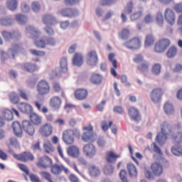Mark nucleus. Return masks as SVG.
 I'll return each instance as SVG.
<instances>
[{"label": "nucleus", "instance_id": "473e14b6", "mask_svg": "<svg viewBox=\"0 0 182 182\" xmlns=\"http://www.w3.org/2000/svg\"><path fill=\"white\" fill-rule=\"evenodd\" d=\"M21 68L23 70H25L26 72H35L38 69V66L35 64H32L31 63H26L22 66Z\"/></svg>", "mask_w": 182, "mask_h": 182}, {"label": "nucleus", "instance_id": "9b49d317", "mask_svg": "<svg viewBox=\"0 0 182 182\" xmlns=\"http://www.w3.org/2000/svg\"><path fill=\"white\" fill-rule=\"evenodd\" d=\"M38 132L43 137H49L53 133V127L51 124L46 123L40 127Z\"/></svg>", "mask_w": 182, "mask_h": 182}, {"label": "nucleus", "instance_id": "4468645a", "mask_svg": "<svg viewBox=\"0 0 182 182\" xmlns=\"http://www.w3.org/2000/svg\"><path fill=\"white\" fill-rule=\"evenodd\" d=\"M163 95H164L163 89L155 88L151 92L150 97L152 102H154V103H159V102H160V100H161V97L163 96Z\"/></svg>", "mask_w": 182, "mask_h": 182}, {"label": "nucleus", "instance_id": "ea45409f", "mask_svg": "<svg viewBox=\"0 0 182 182\" xmlns=\"http://www.w3.org/2000/svg\"><path fill=\"white\" fill-rule=\"evenodd\" d=\"M44 153H47V154H50V153H53L55 151V148H53V145L50 141H46L43 144Z\"/></svg>", "mask_w": 182, "mask_h": 182}, {"label": "nucleus", "instance_id": "0eeeda50", "mask_svg": "<svg viewBox=\"0 0 182 182\" xmlns=\"http://www.w3.org/2000/svg\"><path fill=\"white\" fill-rule=\"evenodd\" d=\"M170 139L175 144H181L182 130L180 125H176L173 128V132L171 133Z\"/></svg>", "mask_w": 182, "mask_h": 182}, {"label": "nucleus", "instance_id": "ddd939ff", "mask_svg": "<svg viewBox=\"0 0 182 182\" xmlns=\"http://www.w3.org/2000/svg\"><path fill=\"white\" fill-rule=\"evenodd\" d=\"M164 19L169 25H174L176 23V13L171 9H166L164 11Z\"/></svg>", "mask_w": 182, "mask_h": 182}, {"label": "nucleus", "instance_id": "c85d7f7f", "mask_svg": "<svg viewBox=\"0 0 182 182\" xmlns=\"http://www.w3.org/2000/svg\"><path fill=\"white\" fill-rule=\"evenodd\" d=\"M42 19L45 25H55L56 23V18L52 14H46Z\"/></svg>", "mask_w": 182, "mask_h": 182}, {"label": "nucleus", "instance_id": "1a4fd4ad", "mask_svg": "<svg viewBox=\"0 0 182 182\" xmlns=\"http://www.w3.org/2000/svg\"><path fill=\"white\" fill-rule=\"evenodd\" d=\"M14 157L16 160L21 161L22 163H28V161H33L35 156L29 151H23L21 154H14Z\"/></svg>", "mask_w": 182, "mask_h": 182}, {"label": "nucleus", "instance_id": "37998d69", "mask_svg": "<svg viewBox=\"0 0 182 182\" xmlns=\"http://www.w3.org/2000/svg\"><path fill=\"white\" fill-rule=\"evenodd\" d=\"M33 105L36 106L38 112H42V113H48V112H49L48 107H42V102L41 101H34Z\"/></svg>", "mask_w": 182, "mask_h": 182}, {"label": "nucleus", "instance_id": "e433bc0d", "mask_svg": "<svg viewBox=\"0 0 182 182\" xmlns=\"http://www.w3.org/2000/svg\"><path fill=\"white\" fill-rule=\"evenodd\" d=\"M60 73H66L68 72V59L66 58H61L60 61Z\"/></svg>", "mask_w": 182, "mask_h": 182}, {"label": "nucleus", "instance_id": "4c0bfd02", "mask_svg": "<svg viewBox=\"0 0 182 182\" xmlns=\"http://www.w3.org/2000/svg\"><path fill=\"white\" fill-rule=\"evenodd\" d=\"M6 6L9 11H16V8H18V0H7Z\"/></svg>", "mask_w": 182, "mask_h": 182}, {"label": "nucleus", "instance_id": "39448f33", "mask_svg": "<svg viewBox=\"0 0 182 182\" xmlns=\"http://www.w3.org/2000/svg\"><path fill=\"white\" fill-rule=\"evenodd\" d=\"M83 130L87 132H84L81 136L82 140H83L85 143H89L96 140V134L93 132V127L92 124L84 127Z\"/></svg>", "mask_w": 182, "mask_h": 182}, {"label": "nucleus", "instance_id": "79ce46f5", "mask_svg": "<svg viewBox=\"0 0 182 182\" xmlns=\"http://www.w3.org/2000/svg\"><path fill=\"white\" fill-rule=\"evenodd\" d=\"M171 153L174 156H182V146L180 144H176L171 148Z\"/></svg>", "mask_w": 182, "mask_h": 182}, {"label": "nucleus", "instance_id": "de8ad7c7", "mask_svg": "<svg viewBox=\"0 0 182 182\" xmlns=\"http://www.w3.org/2000/svg\"><path fill=\"white\" fill-rule=\"evenodd\" d=\"M177 55V48L171 46L166 53V56L168 58H174Z\"/></svg>", "mask_w": 182, "mask_h": 182}, {"label": "nucleus", "instance_id": "680f3d73", "mask_svg": "<svg viewBox=\"0 0 182 182\" xmlns=\"http://www.w3.org/2000/svg\"><path fill=\"white\" fill-rule=\"evenodd\" d=\"M18 167L21 171H23V173H25L26 176H29V169L28 168V166H26V165L23 164H18Z\"/></svg>", "mask_w": 182, "mask_h": 182}, {"label": "nucleus", "instance_id": "f257e3e1", "mask_svg": "<svg viewBox=\"0 0 182 182\" xmlns=\"http://www.w3.org/2000/svg\"><path fill=\"white\" fill-rule=\"evenodd\" d=\"M1 35L5 41H9L12 40L14 42L11 45V48H9L7 56L9 58L15 59L18 56V53L23 50L22 44L18 43L22 38L21 33L18 31H14L12 33L4 31L1 32Z\"/></svg>", "mask_w": 182, "mask_h": 182}, {"label": "nucleus", "instance_id": "5fc2aeb1", "mask_svg": "<svg viewBox=\"0 0 182 182\" xmlns=\"http://www.w3.org/2000/svg\"><path fill=\"white\" fill-rule=\"evenodd\" d=\"M161 72V65L159 63L154 64L152 67V73L154 75H160Z\"/></svg>", "mask_w": 182, "mask_h": 182}, {"label": "nucleus", "instance_id": "c756f323", "mask_svg": "<svg viewBox=\"0 0 182 182\" xmlns=\"http://www.w3.org/2000/svg\"><path fill=\"white\" fill-rule=\"evenodd\" d=\"M67 153L69 156L71 157H74V159H76L79 157L80 151L79 148L76 146H70L68 148Z\"/></svg>", "mask_w": 182, "mask_h": 182}, {"label": "nucleus", "instance_id": "4d7b16f0", "mask_svg": "<svg viewBox=\"0 0 182 182\" xmlns=\"http://www.w3.org/2000/svg\"><path fill=\"white\" fill-rule=\"evenodd\" d=\"M156 23L158 25H163V23H164V18H163V14H161V12L157 13Z\"/></svg>", "mask_w": 182, "mask_h": 182}, {"label": "nucleus", "instance_id": "864d4df0", "mask_svg": "<svg viewBox=\"0 0 182 182\" xmlns=\"http://www.w3.org/2000/svg\"><path fill=\"white\" fill-rule=\"evenodd\" d=\"M143 16V11H136L135 13L132 14L130 16L131 21H137V19H139V18H141Z\"/></svg>", "mask_w": 182, "mask_h": 182}, {"label": "nucleus", "instance_id": "aec40b11", "mask_svg": "<svg viewBox=\"0 0 182 182\" xmlns=\"http://www.w3.org/2000/svg\"><path fill=\"white\" fill-rule=\"evenodd\" d=\"M83 151L87 157H94L96 155V148L92 144H85L83 146Z\"/></svg>", "mask_w": 182, "mask_h": 182}, {"label": "nucleus", "instance_id": "6ab92c4d", "mask_svg": "<svg viewBox=\"0 0 182 182\" xmlns=\"http://www.w3.org/2000/svg\"><path fill=\"white\" fill-rule=\"evenodd\" d=\"M134 6L133 5V1H129L127 4L124 9V13L121 14V19L122 22H126L127 21V17L126 15L132 14L133 12Z\"/></svg>", "mask_w": 182, "mask_h": 182}, {"label": "nucleus", "instance_id": "774afa93", "mask_svg": "<svg viewBox=\"0 0 182 182\" xmlns=\"http://www.w3.org/2000/svg\"><path fill=\"white\" fill-rule=\"evenodd\" d=\"M29 178H30L31 181H32V182H42L41 178H39V177H38V176H36L33 173L30 174Z\"/></svg>", "mask_w": 182, "mask_h": 182}, {"label": "nucleus", "instance_id": "c9c22d12", "mask_svg": "<svg viewBox=\"0 0 182 182\" xmlns=\"http://www.w3.org/2000/svg\"><path fill=\"white\" fill-rule=\"evenodd\" d=\"M127 168L128 173L131 177H136L137 176V168H136V166L133 164H128L127 166Z\"/></svg>", "mask_w": 182, "mask_h": 182}, {"label": "nucleus", "instance_id": "f704fd0d", "mask_svg": "<svg viewBox=\"0 0 182 182\" xmlns=\"http://www.w3.org/2000/svg\"><path fill=\"white\" fill-rule=\"evenodd\" d=\"M130 29L124 28L119 33V37L124 41H127V39L130 38Z\"/></svg>", "mask_w": 182, "mask_h": 182}, {"label": "nucleus", "instance_id": "5701e85b", "mask_svg": "<svg viewBox=\"0 0 182 182\" xmlns=\"http://www.w3.org/2000/svg\"><path fill=\"white\" fill-rule=\"evenodd\" d=\"M50 106L54 109V110H59L60 106H62V99L58 96H54L50 100Z\"/></svg>", "mask_w": 182, "mask_h": 182}, {"label": "nucleus", "instance_id": "e2e57ef3", "mask_svg": "<svg viewBox=\"0 0 182 182\" xmlns=\"http://www.w3.org/2000/svg\"><path fill=\"white\" fill-rule=\"evenodd\" d=\"M30 53L33 55V56H45V51H41L38 50H30Z\"/></svg>", "mask_w": 182, "mask_h": 182}, {"label": "nucleus", "instance_id": "bb28decb", "mask_svg": "<svg viewBox=\"0 0 182 182\" xmlns=\"http://www.w3.org/2000/svg\"><path fill=\"white\" fill-rule=\"evenodd\" d=\"M12 129L14 130V134L17 137H21L23 134L22 131V126L21 125V123L18 122H14L12 124Z\"/></svg>", "mask_w": 182, "mask_h": 182}, {"label": "nucleus", "instance_id": "8fccbe9b", "mask_svg": "<svg viewBox=\"0 0 182 182\" xmlns=\"http://www.w3.org/2000/svg\"><path fill=\"white\" fill-rule=\"evenodd\" d=\"M117 2V0H101L100 5L101 6H112Z\"/></svg>", "mask_w": 182, "mask_h": 182}, {"label": "nucleus", "instance_id": "7ed1b4c3", "mask_svg": "<svg viewBox=\"0 0 182 182\" xmlns=\"http://www.w3.org/2000/svg\"><path fill=\"white\" fill-rule=\"evenodd\" d=\"M26 33H31L32 39H34V44L40 49L46 48V41L43 39L37 40L41 36V31L32 26L26 27Z\"/></svg>", "mask_w": 182, "mask_h": 182}, {"label": "nucleus", "instance_id": "09e8293b", "mask_svg": "<svg viewBox=\"0 0 182 182\" xmlns=\"http://www.w3.org/2000/svg\"><path fill=\"white\" fill-rule=\"evenodd\" d=\"M103 171L106 176H110V174H113V171H114V168L112 165H107L105 166Z\"/></svg>", "mask_w": 182, "mask_h": 182}, {"label": "nucleus", "instance_id": "58836bf2", "mask_svg": "<svg viewBox=\"0 0 182 182\" xmlns=\"http://www.w3.org/2000/svg\"><path fill=\"white\" fill-rule=\"evenodd\" d=\"M89 173L91 177H97L100 176V169L96 166H91L89 168Z\"/></svg>", "mask_w": 182, "mask_h": 182}, {"label": "nucleus", "instance_id": "a18cd8bd", "mask_svg": "<svg viewBox=\"0 0 182 182\" xmlns=\"http://www.w3.org/2000/svg\"><path fill=\"white\" fill-rule=\"evenodd\" d=\"M16 19L20 25H25L26 22H28V17L22 15V14H17L16 16Z\"/></svg>", "mask_w": 182, "mask_h": 182}, {"label": "nucleus", "instance_id": "20e7f679", "mask_svg": "<svg viewBox=\"0 0 182 182\" xmlns=\"http://www.w3.org/2000/svg\"><path fill=\"white\" fill-rule=\"evenodd\" d=\"M80 135V132L79 129H67L65 130L63 133V141L65 144H73L75 143V135Z\"/></svg>", "mask_w": 182, "mask_h": 182}, {"label": "nucleus", "instance_id": "69168bd1", "mask_svg": "<svg viewBox=\"0 0 182 182\" xmlns=\"http://www.w3.org/2000/svg\"><path fill=\"white\" fill-rule=\"evenodd\" d=\"M31 8L34 12H38L41 9V4L38 1H34L31 4Z\"/></svg>", "mask_w": 182, "mask_h": 182}, {"label": "nucleus", "instance_id": "a211bd4d", "mask_svg": "<svg viewBox=\"0 0 182 182\" xmlns=\"http://www.w3.org/2000/svg\"><path fill=\"white\" fill-rule=\"evenodd\" d=\"M116 57V54L113 53H110L108 55V60L112 63V68L110 69L111 75L116 77L117 76V73L116 72V69H117V60L114 58Z\"/></svg>", "mask_w": 182, "mask_h": 182}, {"label": "nucleus", "instance_id": "c03bdc74", "mask_svg": "<svg viewBox=\"0 0 182 182\" xmlns=\"http://www.w3.org/2000/svg\"><path fill=\"white\" fill-rule=\"evenodd\" d=\"M9 97L13 105H18V103H19V97H18L16 92H11L9 95Z\"/></svg>", "mask_w": 182, "mask_h": 182}, {"label": "nucleus", "instance_id": "f03ea898", "mask_svg": "<svg viewBox=\"0 0 182 182\" xmlns=\"http://www.w3.org/2000/svg\"><path fill=\"white\" fill-rule=\"evenodd\" d=\"M161 132H159L156 138V141L161 146H163L167 141V136H171L173 133V128L168 122H164L161 125Z\"/></svg>", "mask_w": 182, "mask_h": 182}, {"label": "nucleus", "instance_id": "b1692460", "mask_svg": "<svg viewBox=\"0 0 182 182\" xmlns=\"http://www.w3.org/2000/svg\"><path fill=\"white\" fill-rule=\"evenodd\" d=\"M58 14H60V15H62V16H66L67 18H72L77 15V11L72 9L66 8V9H62L61 10H60L58 11Z\"/></svg>", "mask_w": 182, "mask_h": 182}, {"label": "nucleus", "instance_id": "4be33fe9", "mask_svg": "<svg viewBox=\"0 0 182 182\" xmlns=\"http://www.w3.org/2000/svg\"><path fill=\"white\" fill-rule=\"evenodd\" d=\"M22 128L27 134L29 136H33L35 134V128L33 125L31 124V122L29 121H23L22 123Z\"/></svg>", "mask_w": 182, "mask_h": 182}, {"label": "nucleus", "instance_id": "13d9d810", "mask_svg": "<svg viewBox=\"0 0 182 182\" xmlns=\"http://www.w3.org/2000/svg\"><path fill=\"white\" fill-rule=\"evenodd\" d=\"M53 90L56 93H59V92L62 91V87L60 86V84L59 82L54 81L52 84Z\"/></svg>", "mask_w": 182, "mask_h": 182}, {"label": "nucleus", "instance_id": "2f4dec72", "mask_svg": "<svg viewBox=\"0 0 182 182\" xmlns=\"http://www.w3.org/2000/svg\"><path fill=\"white\" fill-rule=\"evenodd\" d=\"M2 116L1 119H3L4 124L5 120H8L9 122L14 119V113L12 111L9 110V109H4L2 111Z\"/></svg>", "mask_w": 182, "mask_h": 182}, {"label": "nucleus", "instance_id": "2eb2a0df", "mask_svg": "<svg viewBox=\"0 0 182 182\" xmlns=\"http://www.w3.org/2000/svg\"><path fill=\"white\" fill-rule=\"evenodd\" d=\"M50 171L53 174H55V176H59L63 171L65 174H69V169L63 165H59V164H53L50 166Z\"/></svg>", "mask_w": 182, "mask_h": 182}, {"label": "nucleus", "instance_id": "dca6fc26", "mask_svg": "<svg viewBox=\"0 0 182 182\" xmlns=\"http://www.w3.org/2000/svg\"><path fill=\"white\" fill-rule=\"evenodd\" d=\"M151 170L155 177H160L163 175V165L159 162L152 163Z\"/></svg>", "mask_w": 182, "mask_h": 182}, {"label": "nucleus", "instance_id": "bf43d9fd", "mask_svg": "<svg viewBox=\"0 0 182 182\" xmlns=\"http://www.w3.org/2000/svg\"><path fill=\"white\" fill-rule=\"evenodd\" d=\"M144 22L145 23H151L154 22V16L151 15V14H146L144 18Z\"/></svg>", "mask_w": 182, "mask_h": 182}, {"label": "nucleus", "instance_id": "7c9ffc66", "mask_svg": "<svg viewBox=\"0 0 182 182\" xmlns=\"http://www.w3.org/2000/svg\"><path fill=\"white\" fill-rule=\"evenodd\" d=\"M90 80L93 85H100L103 82V77L100 74L93 73Z\"/></svg>", "mask_w": 182, "mask_h": 182}, {"label": "nucleus", "instance_id": "a19ab883", "mask_svg": "<svg viewBox=\"0 0 182 182\" xmlns=\"http://www.w3.org/2000/svg\"><path fill=\"white\" fill-rule=\"evenodd\" d=\"M164 110L166 114L170 115L174 113V107L170 102H166L164 105Z\"/></svg>", "mask_w": 182, "mask_h": 182}, {"label": "nucleus", "instance_id": "603ef678", "mask_svg": "<svg viewBox=\"0 0 182 182\" xmlns=\"http://www.w3.org/2000/svg\"><path fill=\"white\" fill-rule=\"evenodd\" d=\"M18 96L21 99L26 101L29 100V95H28V93H26L25 90H23V89H18Z\"/></svg>", "mask_w": 182, "mask_h": 182}, {"label": "nucleus", "instance_id": "423d86ee", "mask_svg": "<svg viewBox=\"0 0 182 182\" xmlns=\"http://www.w3.org/2000/svg\"><path fill=\"white\" fill-rule=\"evenodd\" d=\"M36 89L38 96H46L50 92V85L48 81L42 80L37 84Z\"/></svg>", "mask_w": 182, "mask_h": 182}, {"label": "nucleus", "instance_id": "6e6552de", "mask_svg": "<svg viewBox=\"0 0 182 182\" xmlns=\"http://www.w3.org/2000/svg\"><path fill=\"white\" fill-rule=\"evenodd\" d=\"M170 45V40L167 38L161 39L156 43L154 46V51L156 53H163V52H165L167 50Z\"/></svg>", "mask_w": 182, "mask_h": 182}, {"label": "nucleus", "instance_id": "052dcab7", "mask_svg": "<svg viewBox=\"0 0 182 182\" xmlns=\"http://www.w3.org/2000/svg\"><path fill=\"white\" fill-rule=\"evenodd\" d=\"M119 178L121 181L122 182H129V181L127 180V172H126V171L124 170H122L119 172Z\"/></svg>", "mask_w": 182, "mask_h": 182}, {"label": "nucleus", "instance_id": "cd10ccee", "mask_svg": "<svg viewBox=\"0 0 182 182\" xmlns=\"http://www.w3.org/2000/svg\"><path fill=\"white\" fill-rule=\"evenodd\" d=\"M18 109L22 112V113H32L33 112V108H32V105L25 103V102H21L18 105Z\"/></svg>", "mask_w": 182, "mask_h": 182}, {"label": "nucleus", "instance_id": "6e6d98bb", "mask_svg": "<svg viewBox=\"0 0 182 182\" xmlns=\"http://www.w3.org/2000/svg\"><path fill=\"white\" fill-rule=\"evenodd\" d=\"M154 43V38L151 35H147L144 43L145 46H150Z\"/></svg>", "mask_w": 182, "mask_h": 182}, {"label": "nucleus", "instance_id": "9d476101", "mask_svg": "<svg viewBox=\"0 0 182 182\" xmlns=\"http://www.w3.org/2000/svg\"><path fill=\"white\" fill-rule=\"evenodd\" d=\"M37 167L38 168H49L52 164H53V161L52 159L48 156H43L38 159L37 162L36 163Z\"/></svg>", "mask_w": 182, "mask_h": 182}, {"label": "nucleus", "instance_id": "49530a36", "mask_svg": "<svg viewBox=\"0 0 182 182\" xmlns=\"http://www.w3.org/2000/svg\"><path fill=\"white\" fill-rule=\"evenodd\" d=\"M112 126H113V122L112 121H109V123H107V121L101 122V127L103 132H107L109 128L112 127Z\"/></svg>", "mask_w": 182, "mask_h": 182}, {"label": "nucleus", "instance_id": "72a5a7b5", "mask_svg": "<svg viewBox=\"0 0 182 182\" xmlns=\"http://www.w3.org/2000/svg\"><path fill=\"white\" fill-rule=\"evenodd\" d=\"M30 120L31 123L36 126L42 124V118H41V117H39L36 113H31L30 114Z\"/></svg>", "mask_w": 182, "mask_h": 182}, {"label": "nucleus", "instance_id": "a878e982", "mask_svg": "<svg viewBox=\"0 0 182 182\" xmlns=\"http://www.w3.org/2000/svg\"><path fill=\"white\" fill-rule=\"evenodd\" d=\"M84 58L81 53H75L73 57V64L75 66H81L83 65Z\"/></svg>", "mask_w": 182, "mask_h": 182}, {"label": "nucleus", "instance_id": "412c9836", "mask_svg": "<svg viewBox=\"0 0 182 182\" xmlns=\"http://www.w3.org/2000/svg\"><path fill=\"white\" fill-rule=\"evenodd\" d=\"M88 95L87 90L83 88L77 89L74 92L75 97L77 100H85V99L87 98Z\"/></svg>", "mask_w": 182, "mask_h": 182}, {"label": "nucleus", "instance_id": "393cba45", "mask_svg": "<svg viewBox=\"0 0 182 182\" xmlns=\"http://www.w3.org/2000/svg\"><path fill=\"white\" fill-rule=\"evenodd\" d=\"M105 159L107 163H115L117 161V159H120V155L116 154L112 151H108L106 154Z\"/></svg>", "mask_w": 182, "mask_h": 182}, {"label": "nucleus", "instance_id": "338daca9", "mask_svg": "<svg viewBox=\"0 0 182 182\" xmlns=\"http://www.w3.org/2000/svg\"><path fill=\"white\" fill-rule=\"evenodd\" d=\"M41 176H43L45 180H47V181H49V180L52 179V176H50V173L46 171H42L40 173Z\"/></svg>", "mask_w": 182, "mask_h": 182}, {"label": "nucleus", "instance_id": "0e129e2a", "mask_svg": "<svg viewBox=\"0 0 182 182\" xmlns=\"http://www.w3.org/2000/svg\"><path fill=\"white\" fill-rule=\"evenodd\" d=\"M98 60H99L97 58H88L87 60V65H90V66H96V65H97Z\"/></svg>", "mask_w": 182, "mask_h": 182}, {"label": "nucleus", "instance_id": "3c124183", "mask_svg": "<svg viewBox=\"0 0 182 182\" xmlns=\"http://www.w3.org/2000/svg\"><path fill=\"white\" fill-rule=\"evenodd\" d=\"M0 23L5 26H9L14 23V21L11 18L6 17L0 19Z\"/></svg>", "mask_w": 182, "mask_h": 182}, {"label": "nucleus", "instance_id": "f8f14e48", "mask_svg": "<svg viewBox=\"0 0 182 182\" xmlns=\"http://www.w3.org/2000/svg\"><path fill=\"white\" fill-rule=\"evenodd\" d=\"M128 114L134 122L139 123L141 121V115L140 114V111L134 107H131L128 109Z\"/></svg>", "mask_w": 182, "mask_h": 182}, {"label": "nucleus", "instance_id": "f3484780", "mask_svg": "<svg viewBox=\"0 0 182 182\" xmlns=\"http://www.w3.org/2000/svg\"><path fill=\"white\" fill-rule=\"evenodd\" d=\"M141 42L139 38H133L131 40L125 42L124 46L128 49H139L140 48Z\"/></svg>", "mask_w": 182, "mask_h": 182}]
</instances>
